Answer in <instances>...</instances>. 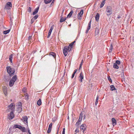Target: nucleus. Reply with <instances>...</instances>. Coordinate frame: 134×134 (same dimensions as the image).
<instances>
[{"instance_id": "obj_1", "label": "nucleus", "mask_w": 134, "mask_h": 134, "mask_svg": "<svg viewBox=\"0 0 134 134\" xmlns=\"http://www.w3.org/2000/svg\"><path fill=\"white\" fill-rule=\"evenodd\" d=\"M6 69L7 72L10 76H12L14 75L15 70L14 68L10 66H7L6 67Z\"/></svg>"}, {"instance_id": "obj_2", "label": "nucleus", "mask_w": 134, "mask_h": 134, "mask_svg": "<svg viewBox=\"0 0 134 134\" xmlns=\"http://www.w3.org/2000/svg\"><path fill=\"white\" fill-rule=\"evenodd\" d=\"M17 79V76L16 75L13 76L12 79L10 80L9 83V86L10 87H12L14 83L15 82Z\"/></svg>"}, {"instance_id": "obj_3", "label": "nucleus", "mask_w": 134, "mask_h": 134, "mask_svg": "<svg viewBox=\"0 0 134 134\" xmlns=\"http://www.w3.org/2000/svg\"><path fill=\"white\" fill-rule=\"evenodd\" d=\"M106 13L108 16H109L112 13V8L110 6H107L106 8Z\"/></svg>"}, {"instance_id": "obj_4", "label": "nucleus", "mask_w": 134, "mask_h": 134, "mask_svg": "<svg viewBox=\"0 0 134 134\" xmlns=\"http://www.w3.org/2000/svg\"><path fill=\"white\" fill-rule=\"evenodd\" d=\"M71 50L70 48H69L68 46H65L63 49V53L65 56H66L68 53V52L70 51Z\"/></svg>"}, {"instance_id": "obj_5", "label": "nucleus", "mask_w": 134, "mask_h": 134, "mask_svg": "<svg viewBox=\"0 0 134 134\" xmlns=\"http://www.w3.org/2000/svg\"><path fill=\"white\" fill-rule=\"evenodd\" d=\"M23 122L24 123V124L26 125L27 127H28V118L26 116H23L22 117V119H21Z\"/></svg>"}, {"instance_id": "obj_6", "label": "nucleus", "mask_w": 134, "mask_h": 134, "mask_svg": "<svg viewBox=\"0 0 134 134\" xmlns=\"http://www.w3.org/2000/svg\"><path fill=\"white\" fill-rule=\"evenodd\" d=\"M12 7V4L11 2H8L6 3L4 7L5 9H10Z\"/></svg>"}, {"instance_id": "obj_7", "label": "nucleus", "mask_w": 134, "mask_h": 134, "mask_svg": "<svg viewBox=\"0 0 134 134\" xmlns=\"http://www.w3.org/2000/svg\"><path fill=\"white\" fill-rule=\"evenodd\" d=\"M15 105L14 103L11 104L8 107V108L12 111H14L15 110Z\"/></svg>"}, {"instance_id": "obj_8", "label": "nucleus", "mask_w": 134, "mask_h": 134, "mask_svg": "<svg viewBox=\"0 0 134 134\" xmlns=\"http://www.w3.org/2000/svg\"><path fill=\"white\" fill-rule=\"evenodd\" d=\"M86 126L85 124H83L80 127V129L81 131L83 133L86 130Z\"/></svg>"}, {"instance_id": "obj_9", "label": "nucleus", "mask_w": 134, "mask_h": 134, "mask_svg": "<svg viewBox=\"0 0 134 134\" xmlns=\"http://www.w3.org/2000/svg\"><path fill=\"white\" fill-rule=\"evenodd\" d=\"M17 108L19 111H21L22 110V104L21 102H19L17 105Z\"/></svg>"}, {"instance_id": "obj_10", "label": "nucleus", "mask_w": 134, "mask_h": 134, "mask_svg": "<svg viewBox=\"0 0 134 134\" xmlns=\"http://www.w3.org/2000/svg\"><path fill=\"white\" fill-rule=\"evenodd\" d=\"M91 20L90 21H89V23H88V25L87 28V29L86 32V34H87L88 33L89 30H90V29L91 28Z\"/></svg>"}, {"instance_id": "obj_11", "label": "nucleus", "mask_w": 134, "mask_h": 134, "mask_svg": "<svg viewBox=\"0 0 134 134\" xmlns=\"http://www.w3.org/2000/svg\"><path fill=\"white\" fill-rule=\"evenodd\" d=\"M79 78L80 79H79V80L81 82H82V80L83 79V75L82 72H81L80 73Z\"/></svg>"}, {"instance_id": "obj_12", "label": "nucleus", "mask_w": 134, "mask_h": 134, "mask_svg": "<svg viewBox=\"0 0 134 134\" xmlns=\"http://www.w3.org/2000/svg\"><path fill=\"white\" fill-rule=\"evenodd\" d=\"M52 125V123H51L49 125L48 130L47 131V133H49L51 131Z\"/></svg>"}, {"instance_id": "obj_13", "label": "nucleus", "mask_w": 134, "mask_h": 134, "mask_svg": "<svg viewBox=\"0 0 134 134\" xmlns=\"http://www.w3.org/2000/svg\"><path fill=\"white\" fill-rule=\"evenodd\" d=\"M53 26H52L51 27V28L49 31L48 32V38L49 37H50V35H51V33L52 32L53 30Z\"/></svg>"}, {"instance_id": "obj_14", "label": "nucleus", "mask_w": 134, "mask_h": 134, "mask_svg": "<svg viewBox=\"0 0 134 134\" xmlns=\"http://www.w3.org/2000/svg\"><path fill=\"white\" fill-rule=\"evenodd\" d=\"M39 8V7H38L37 8L35 9L34 12L33 13V15H35L36 14V13L38 12V11Z\"/></svg>"}, {"instance_id": "obj_15", "label": "nucleus", "mask_w": 134, "mask_h": 134, "mask_svg": "<svg viewBox=\"0 0 134 134\" xmlns=\"http://www.w3.org/2000/svg\"><path fill=\"white\" fill-rule=\"evenodd\" d=\"M111 120L112 124L113 126H114V125L116 124V120L114 118H113L111 119Z\"/></svg>"}, {"instance_id": "obj_16", "label": "nucleus", "mask_w": 134, "mask_h": 134, "mask_svg": "<svg viewBox=\"0 0 134 134\" xmlns=\"http://www.w3.org/2000/svg\"><path fill=\"white\" fill-rule=\"evenodd\" d=\"M14 111H11L10 113V115L9 116L10 119H12L14 117V115L13 113Z\"/></svg>"}, {"instance_id": "obj_17", "label": "nucleus", "mask_w": 134, "mask_h": 134, "mask_svg": "<svg viewBox=\"0 0 134 134\" xmlns=\"http://www.w3.org/2000/svg\"><path fill=\"white\" fill-rule=\"evenodd\" d=\"M60 23H62L66 19V18H63V17L62 15H61L60 16Z\"/></svg>"}, {"instance_id": "obj_18", "label": "nucleus", "mask_w": 134, "mask_h": 134, "mask_svg": "<svg viewBox=\"0 0 134 134\" xmlns=\"http://www.w3.org/2000/svg\"><path fill=\"white\" fill-rule=\"evenodd\" d=\"M3 91L4 94L7 96V90L6 87H4L3 88Z\"/></svg>"}, {"instance_id": "obj_19", "label": "nucleus", "mask_w": 134, "mask_h": 134, "mask_svg": "<svg viewBox=\"0 0 134 134\" xmlns=\"http://www.w3.org/2000/svg\"><path fill=\"white\" fill-rule=\"evenodd\" d=\"M21 127V126L18 125H15L13 127V128H18L20 129Z\"/></svg>"}, {"instance_id": "obj_20", "label": "nucleus", "mask_w": 134, "mask_h": 134, "mask_svg": "<svg viewBox=\"0 0 134 134\" xmlns=\"http://www.w3.org/2000/svg\"><path fill=\"white\" fill-rule=\"evenodd\" d=\"M9 76H5L4 78L7 81H8L10 79V77Z\"/></svg>"}, {"instance_id": "obj_21", "label": "nucleus", "mask_w": 134, "mask_h": 134, "mask_svg": "<svg viewBox=\"0 0 134 134\" xmlns=\"http://www.w3.org/2000/svg\"><path fill=\"white\" fill-rule=\"evenodd\" d=\"M99 13H97L96 15V16L95 18L96 20V21H98L99 19Z\"/></svg>"}, {"instance_id": "obj_22", "label": "nucleus", "mask_w": 134, "mask_h": 134, "mask_svg": "<svg viewBox=\"0 0 134 134\" xmlns=\"http://www.w3.org/2000/svg\"><path fill=\"white\" fill-rule=\"evenodd\" d=\"M75 41H74V42H72L71 43H70L68 46V47H69V48H70L71 50V48H72L73 45L74 44Z\"/></svg>"}, {"instance_id": "obj_23", "label": "nucleus", "mask_w": 134, "mask_h": 134, "mask_svg": "<svg viewBox=\"0 0 134 134\" xmlns=\"http://www.w3.org/2000/svg\"><path fill=\"white\" fill-rule=\"evenodd\" d=\"M49 55H52V56H53L54 58H55L56 56V54L55 53L53 52H51L49 54Z\"/></svg>"}, {"instance_id": "obj_24", "label": "nucleus", "mask_w": 134, "mask_h": 134, "mask_svg": "<svg viewBox=\"0 0 134 134\" xmlns=\"http://www.w3.org/2000/svg\"><path fill=\"white\" fill-rule=\"evenodd\" d=\"M113 67L115 68L116 69H118L119 68V66L116 63H114L113 64Z\"/></svg>"}, {"instance_id": "obj_25", "label": "nucleus", "mask_w": 134, "mask_h": 134, "mask_svg": "<svg viewBox=\"0 0 134 134\" xmlns=\"http://www.w3.org/2000/svg\"><path fill=\"white\" fill-rule=\"evenodd\" d=\"M73 13V11L72 10H71L70 13L68 15L67 17L70 18V17L72 13Z\"/></svg>"}, {"instance_id": "obj_26", "label": "nucleus", "mask_w": 134, "mask_h": 134, "mask_svg": "<svg viewBox=\"0 0 134 134\" xmlns=\"http://www.w3.org/2000/svg\"><path fill=\"white\" fill-rule=\"evenodd\" d=\"M95 35H97L99 33V31L98 28H96L95 30Z\"/></svg>"}, {"instance_id": "obj_27", "label": "nucleus", "mask_w": 134, "mask_h": 134, "mask_svg": "<svg viewBox=\"0 0 134 134\" xmlns=\"http://www.w3.org/2000/svg\"><path fill=\"white\" fill-rule=\"evenodd\" d=\"M44 3L46 4H48L49 3L51 2L52 0H44Z\"/></svg>"}, {"instance_id": "obj_28", "label": "nucleus", "mask_w": 134, "mask_h": 134, "mask_svg": "<svg viewBox=\"0 0 134 134\" xmlns=\"http://www.w3.org/2000/svg\"><path fill=\"white\" fill-rule=\"evenodd\" d=\"M20 129L21 131L24 132H25L26 131L25 128L22 126H21V127L20 128Z\"/></svg>"}, {"instance_id": "obj_29", "label": "nucleus", "mask_w": 134, "mask_h": 134, "mask_svg": "<svg viewBox=\"0 0 134 134\" xmlns=\"http://www.w3.org/2000/svg\"><path fill=\"white\" fill-rule=\"evenodd\" d=\"M10 31V29H8V30L3 31V33L4 34H7Z\"/></svg>"}, {"instance_id": "obj_30", "label": "nucleus", "mask_w": 134, "mask_h": 134, "mask_svg": "<svg viewBox=\"0 0 134 134\" xmlns=\"http://www.w3.org/2000/svg\"><path fill=\"white\" fill-rule=\"evenodd\" d=\"M13 58V55L11 54L9 56V60L11 63L12 62V59Z\"/></svg>"}, {"instance_id": "obj_31", "label": "nucleus", "mask_w": 134, "mask_h": 134, "mask_svg": "<svg viewBox=\"0 0 134 134\" xmlns=\"http://www.w3.org/2000/svg\"><path fill=\"white\" fill-rule=\"evenodd\" d=\"M110 90L112 91H113L115 90H116V89H115L114 86L113 85H111L110 86Z\"/></svg>"}, {"instance_id": "obj_32", "label": "nucleus", "mask_w": 134, "mask_h": 134, "mask_svg": "<svg viewBox=\"0 0 134 134\" xmlns=\"http://www.w3.org/2000/svg\"><path fill=\"white\" fill-rule=\"evenodd\" d=\"M105 1H103L102 2L100 5V8H102L103 6L105 4Z\"/></svg>"}, {"instance_id": "obj_33", "label": "nucleus", "mask_w": 134, "mask_h": 134, "mask_svg": "<svg viewBox=\"0 0 134 134\" xmlns=\"http://www.w3.org/2000/svg\"><path fill=\"white\" fill-rule=\"evenodd\" d=\"M77 70V69H75L74 70V72L72 75V76L71 77L72 78H73V77H74V76L75 75V73H76Z\"/></svg>"}, {"instance_id": "obj_34", "label": "nucleus", "mask_w": 134, "mask_h": 134, "mask_svg": "<svg viewBox=\"0 0 134 134\" xmlns=\"http://www.w3.org/2000/svg\"><path fill=\"white\" fill-rule=\"evenodd\" d=\"M37 104L39 105H40L41 104V99H40L38 100L37 102Z\"/></svg>"}, {"instance_id": "obj_35", "label": "nucleus", "mask_w": 134, "mask_h": 134, "mask_svg": "<svg viewBox=\"0 0 134 134\" xmlns=\"http://www.w3.org/2000/svg\"><path fill=\"white\" fill-rule=\"evenodd\" d=\"M109 52L111 53L112 52L113 49V46L112 44H111L109 48Z\"/></svg>"}, {"instance_id": "obj_36", "label": "nucleus", "mask_w": 134, "mask_h": 134, "mask_svg": "<svg viewBox=\"0 0 134 134\" xmlns=\"http://www.w3.org/2000/svg\"><path fill=\"white\" fill-rule=\"evenodd\" d=\"M83 14V10H81L79 13H78V15L80 16L81 15V16Z\"/></svg>"}, {"instance_id": "obj_37", "label": "nucleus", "mask_w": 134, "mask_h": 134, "mask_svg": "<svg viewBox=\"0 0 134 134\" xmlns=\"http://www.w3.org/2000/svg\"><path fill=\"white\" fill-rule=\"evenodd\" d=\"M99 97L97 96L96 99V101L95 102V104L96 105H97L98 103V100L99 99Z\"/></svg>"}, {"instance_id": "obj_38", "label": "nucleus", "mask_w": 134, "mask_h": 134, "mask_svg": "<svg viewBox=\"0 0 134 134\" xmlns=\"http://www.w3.org/2000/svg\"><path fill=\"white\" fill-rule=\"evenodd\" d=\"M25 97L26 98V100H27L29 98V96L28 94L26 93L25 94Z\"/></svg>"}, {"instance_id": "obj_39", "label": "nucleus", "mask_w": 134, "mask_h": 134, "mask_svg": "<svg viewBox=\"0 0 134 134\" xmlns=\"http://www.w3.org/2000/svg\"><path fill=\"white\" fill-rule=\"evenodd\" d=\"M115 63L116 64L118 65H119L120 64V61L118 60H117L116 61Z\"/></svg>"}, {"instance_id": "obj_40", "label": "nucleus", "mask_w": 134, "mask_h": 134, "mask_svg": "<svg viewBox=\"0 0 134 134\" xmlns=\"http://www.w3.org/2000/svg\"><path fill=\"white\" fill-rule=\"evenodd\" d=\"M108 81L110 82H112V81L111 79V78H110V76H108Z\"/></svg>"}, {"instance_id": "obj_41", "label": "nucleus", "mask_w": 134, "mask_h": 134, "mask_svg": "<svg viewBox=\"0 0 134 134\" xmlns=\"http://www.w3.org/2000/svg\"><path fill=\"white\" fill-rule=\"evenodd\" d=\"M80 124L81 122L77 121V122H76V126H78L79 124Z\"/></svg>"}, {"instance_id": "obj_42", "label": "nucleus", "mask_w": 134, "mask_h": 134, "mask_svg": "<svg viewBox=\"0 0 134 134\" xmlns=\"http://www.w3.org/2000/svg\"><path fill=\"white\" fill-rule=\"evenodd\" d=\"M83 117V114L81 112L80 113V116L79 118H81V119H82Z\"/></svg>"}, {"instance_id": "obj_43", "label": "nucleus", "mask_w": 134, "mask_h": 134, "mask_svg": "<svg viewBox=\"0 0 134 134\" xmlns=\"http://www.w3.org/2000/svg\"><path fill=\"white\" fill-rule=\"evenodd\" d=\"M22 91L24 92V93H26V88L25 87H24L22 90Z\"/></svg>"}, {"instance_id": "obj_44", "label": "nucleus", "mask_w": 134, "mask_h": 134, "mask_svg": "<svg viewBox=\"0 0 134 134\" xmlns=\"http://www.w3.org/2000/svg\"><path fill=\"white\" fill-rule=\"evenodd\" d=\"M38 16V15L37 14L36 15L34 16V18L35 20H36Z\"/></svg>"}, {"instance_id": "obj_45", "label": "nucleus", "mask_w": 134, "mask_h": 134, "mask_svg": "<svg viewBox=\"0 0 134 134\" xmlns=\"http://www.w3.org/2000/svg\"><path fill=\"white\" fill-rule=\"evenodd\" d=\"M78 19H79V20H81V15H78Z\"/></svg>"}, {"instance_id": "obj_46", "label": "nucleus", "mask_w": 134, "mask_h": 134, "mask_svg": "<svg viewBox=\"0 0 134 134\" xmlns=\"http://www.w3.org/2000/svg\"><path fill=\"white\" fill-rule=\"evenodd\" d=\"M65 128H63V131L62 132V134H65Z\"/></svg>"}, {"instance_id": "obj_47", "label": "nucleus", "mask_w": 134, "mask_h": 134, "mask_svg": "<svg viewBox=\"0 0 134 134\" xmlns=\"http://www.w3.org/2000/svg\"><path fill=\"white\" fill-rule=\"evenodd\" d=\"M75 132L76 133H78L79 132V129H76L75 131Z\"/></svg>"}, {"instance_id": "obj_48", "label": "nucleus", "mask_w": 134, "mask_h": 134, "mask_svg": "<svg viewBox=\"0 0 134 134\" xmlns=\"http://www.w3.org/2000/svg\"><path fill=\"white\" fill-rule=\"evenodd\" d=\"M28 11L29 12H31V8L30 7H29V9H28Z\"/></svg>"}, {"instance_id": "obj_49", "label": "nucleus", "mask_w": 134, "mask_h": 134, "mask_svg": "<svg viewBox=\"0 0 134 134\" xmlns=\"http://www.w3.org/2000/svg\"><path fill=\"white\" fill-rule=\"evenodd\" d=\"M31 36H29V37L28 40H30L31 39Z\"/></svg>"}, {"instance_id": "obj_50", "label": "nucleus", "mask_w": 134, "mask_h": 134, "mask_svg": "<svg viewBox=\"0 0 134 134\" xmlns=\"http://www.w3.org/2000/svg\"><path fill=\"white\" fill-rule=\"evenodd\" d=\"M82 119H81V118H79V119L78 120V121L81 122L82 120Z\"/></svg>"}, {"instance_id": "obj_51", "label": "nucleus", "mask_w": 134, "mask_h": 134, "mask_svg": "<svg viewBox=\"0 0 134 134\" xmlns=\"http://www.w3.org/2000/svg\"><path fill=\"white\" fill-rule=\"evenodd\" d=\"M85 117H86L85 115L83 116V119H85Z\"/></svg>"}, {"instance_id": "obj_52", "label": "nucleus", "mask_w": 134, "mask_h": 134, "mask_svg": "<svg viewBox=\"0 0 134 134\" xmlns=\"http://www.w3.org/2000/svg\"><path fill=\"white\" fill-rule=\"evenodd\" d=\"M28 132L29 133H31L30 132V130L29 128H28Z\"/></svg>"}, {"instance_id": "obj_53", "label": "nucleus", "mask_w": 134, "mask_h": 134, "mask_svg": "<svg viewBox=\"0 0 134 134\" xmlns=\"http://www.w3.org/2000/svg\"><path fill=\"white\" fill-rule=\"evenodd\" d=\"M121 18V17L119 15H118L117 17V18H118V19H119V18Z\"/></svg>"}, {"instance_id": "obj_54", "label": "nucleus", "mask_w": 134, "mask_h": 134, "mask_svg": "<svg viewBox=\"0 0 134 134\" xmlns=\"http://www.w3.org/2000/svg\"><path fill=\"white\" fill-rule=\"evenodd\" d=\"M54 0H53V1H52L51 4H52V3H54Z\"/></svg>"}, {"instance_id": "obj_55", "label": "nucleus", "mask_w": 134, "mask_h": 134, "mask_svg": "<svg viewBox=\"0 0 134 134\" xmlns=\"http://www.w3.org/2000/svg\"><path fill=\"white\" fill-rule=\"evenodd\" d=\"M82 65V62L80 64V66H81Z\"/></svg>"}, {"instance_id": "obj_56", "label": "nucleus", "mask_w": 134, "mask_h": 134, "mask_svg": "<svg viewBox=\"0 0 134 134\" xmlns=\"http://www.w3.org/2000/svg\"><path fill=\"white\" fill-rule=\"evenodd\" d=\"M58 130H57V133L56 134H58Z\"/></svg>"}, {"instance_id": "obj_57", "label": "nucleus", "mask_w": 134, "mask_h": 134, "mask_svg": "<svg viewBox=\"0 0 134 134\" xmlns=\"http://www.w3.org/2000/svg\"><path fill=\"white\" fill-rule=\"evenodd\" d=\"M81 66H80V68H81Z\"/></svg>"}, {"instance_id": "obj_58", "label": "nucleus", "mask_w": 134, "mask_h": 134, "mask_svg": "<svg viewBox=\"0 0 134 134\" xmlns=\"http://www.w3.org/2000/svg\"><path fill=\"white\" fill-rule=\"evenodd\" d=\"M32 19H31V21H32V23L33 22H32Z\"/></svg>"}, {"instance_id": "obj_59", "label": "nucleus", "mask_w": 134, "mask_h": 134, "mask_svg": "<svg viewBox=\"0 0 134 134\" xmlns=\"http://www.w3.org/2000/svg\"><path fill=\"white\" fill-rule=\"evenodd\" d=\"M29 134H31V133H29Z\"/></svg>"}, {"instance_id": "obj_60", "label": "nucleus", "mask_w": 134, "mask_h": 134, "mask_svg": "<svg viewBox=\"0 0 134 134\" xmlns=\"http://www.w3.org/2000/svg\"><path fill=\"white\" fill-rule=\"evenodd\" d=\"M68 118H69V117L68 116Z\"/></svg>"}, {"instance_id": "obj_61", "label": "nucleus", "mask_w": 134, "mask_h": 134, "mask_svg": "<svg viewBox=\"0 0 134 134\" xmlns=\"http://www.w3.org/2000/svg\"><path fill=\"white\" fill-rule=\"evenodd\" d=\"M103 1H105V0H103Z\"/></svg>"}]
</instances>
